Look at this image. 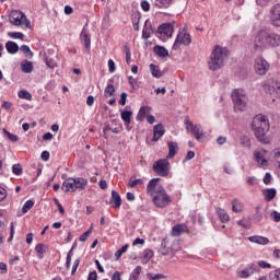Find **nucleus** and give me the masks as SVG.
<instances>
[{
	"instance_id": "nucleus-1",
	"label": "nucleus",
	"mask_w": 280,
	"mask_h": 280,
	"mask_svg": "<svg viewBox=\"0 0 280 280\" xmlns=\"http://www.w3.org/2000/svg\"><path fill=\"white\" fill-rule=\"evenodd\" d=\"M160 182L161 178L151 179L147 186V194L152 198V202L158 209H165V207L172 205V198L167 194V190H165V187L159 184Z\"/></svg>"
},
{
	"instance_id": "nucleus-2",
	"label": "nucleus",
	"mask_w": 280,
	"mask_h": 280,
	"mask_svg": "<svg viewBox=\"0 0 280 280\" xmlns=\"http://www.w3.org/2000/svg\"><path fill=\"white\" fill-rule=\"evenodd\" d=\"M255 49H277L280 47V34L269 31H259L254 39Z\"/></svg>"
},
{
	"instance_id": "nucleus-3",
	"label": "nucleus",
	"mask_w": 280,
	"mask_h": 280,
	"mask_svg": "<svg viewBox=\"0 0 280 280\" xmlns=\"http://www.w3.org/2000/svg\"><path fill=\"white\" fill-rule=\"evenodd\" d=\"M226 60H229V49L217 45L210 54L208 67L210 71H218L224 67V62H226Z\"/></svg>"
},
{
	"instance_id": "nucleus-4",
	"label": "nucleus",
	"mask_w": 280,
	"mask_h": 280,
	"mask_svg": "<svg viewBox=\"0 0 280 280\" xmlns=\"http://www.w3.org/2000/svg\"><path fill=\"white\" fill-rule=\"evenodd\" d=\"M252 128L256 139H258L260 143H268V138L266 137V133L270 130V120H268V117L261 114L256 115L253 119Z\"/></svg>"
},
{
	"instance_id": "nucleus-5",
	"label": "nucleus",
	"mask_w": 280,
	"mask_h": 280,
	"mask_svg": "<svg viewBox=\"0 0 280 280\" xmlns=\"http://www.w3.org/2000/svg\"><path fill=\"white\" fill-rule=\"evenodd\" d=\"M232 101L236 113H244V110H246L248 96H246V92H244V90H234L232 92Z\"/></svg>"
},
{
	"instance_id": "nucleus-6",
	"label": "nucleus",
	"mask_w": 280,
	"mask_h": 280,
	"mask_svg": "<svg viewBox=\"0 0 280 280\" xmlns=\"http://www.w3.org/2000/svg\"><path fill=\"white\" fill-rule=\"evenodd\" d=\"M262 91L267 95H273L280 100V79L279 78H268L262 83Z\"/></svg>"
},
{
	"instance_id": "nucleus-7",
	"label": "nucleus",
	"mask_w": 280,
	"mask_h": 280,
	"mask_svg": "<svg viewBox=\"0 0 280 280\" xmlns=\"http://www.w3.org/2000/svg\"><path fill=\"white\" fill-rule=\"evenodd\" d=\"M171 170L172 165L170 164V160L167 159H160L153 164V172H155L158 176H162L163 178L170 176Z\"/></svg>"
},
{
	"instance_id": "nucleus-8",
	"label": "nucleus",
	"mask_w": 280,
	"mask_h": 280,
	"mask_svg": "<svg viewBox=\"0 0 280 280\" xmlns=\"http://www.w3.org/2000/svg\"><path fill=\"white\" fill-rule=\"evenodd\" d=\"M184 122H185L187 132H191V135H194L197 141H200L202 137H205V133L202 132V126L194 125V122L189 120V117H186L184 119Z\"/></svg>"
},
{
	"instance_id": "nucleus-9",
	"label": "nucleus",
	"mask_w": 280,
	"mask_h": 280,
	"mask_svg": "<svg viewBox=\"0 0 280 280\" xmlns=\"http://www.w3.org/2000/svg\"><path fill=\"white\" fill-rule=\"evenodd\" d=\"M254 69L257 75H266L270 71V63L264 57H258L255 60Z\"/></svg>"
},
{
	"instance_id": "nucleus-10",
	"label": "nucleus",
	"mask_w": 280,
	"mask_h": 280,
	"mask_svg": "<svg viewBox=\"0 0 280 280\" xmlns=\"http://www.w3.org/2000/svg\"><path fill=\"white\" fill-rule=\"evenodd\" d=\"M270 21L273 27H280V3H277L273 7H271Z\"/></svg>"
},
{
	"instance_id": "nucleus-11",
	"label": "nucleus",
	"mask_w": 280,
	"mask_h": 280,
	"mask_svg": "<svg viewBox=\"0 0 280 280\" xmlns=\"http://www.w3.org/2000/svg\"><path fill=\"white\" fill-rule=\"evenodd\" d=\"M179 45H191V35L189 33H179L173 45V49H178Z\"/></svg>"
},
{
	"instance_id": "nucleus-12",
	"label": "nucleus",
	"mask_w": 280,
	"mask_h": 280,
	"mask_svg": "<svg viewBox=\"0 0 280 280\" xmlns=\"http://www.w3.org/2000/svg\"><path fill=\"white\" fill-rule=\"evenodd\" d=\"M9 21L10 23H12V25L19 27L23 25V21H25V13H23L22 11H13L10 14Z\"/></svg>"
},
{
	"instance_id": "nucleus-13",
	"label": "nucleus",
	"mask_w": 280,
	"mask_h": 280,
	"mask_svg": "<svg viewBox=\"0 0 280 280\" xmlns=\"http://www.w3.org/2000/svg\"><path fill=\"white\" fill-rule=\"evenodd\" d=\"M259 272V267L255 264H249L247 267L238 272L241 279H248V277Z\"/></svg>"
},
{
	"instance_id": "nucleus-14",
	"label": "nucleus",
	"mask_w": 280,
	"mask_h": 280,
	"mask_svg": "<svg viewBox=\"0 0 280 280\" xmlns=\"http://www.w3.org/2000/svg\"><path fill=\"white\" fill-rule=\"evenodd\" d=\"M254 159L258 163V165H261V167H268V160H266V151H255Z\"/></svg>"
},
{
	"instance_id": "nucleus-15",
	"label": "nucleus",
	"mask_w": 280,
	"mask_h": 280,
	"mask_svg": "<svg viewBox=\"0 0 280 280\" xmlns=\"http://www.w3.org/2000/svg\"><path fill=\"white\" fill-rule=\"evenodd\" d=\"M159 34H163L164 36H167L168 38H172V34H174V25L172 24H162L158 28Z\"/></svg>"
},
{
	"instance_id": "nucleus-16",
	"label": "nucleus",
	"mask_w": 280,
	"mask_h": 280,
	"mask_svg": "<svg viewBox=\"0 0 280 280\" xmlns=\"http://www.w3.org/2000/svg\"><path fill=\"white\" fill-rule=\"evenodd\" d=\"M165 135V127L163 124H158L153 127V141H159Z\"/></svg>"
},
{
	"instance_id": "nucleus-17",
	"label": "nucleus",
	"mask_w": 280,
	"mask_h": 280,
	"mask_svg": "<svg viewBox=\"0 0 280 280\" xmlns=\"http://www.w3.org/2000/svg\"><path fill=\"white\" fill-rule=\"evenodd\" d=\"M62 189H63V191H70V192L77 191L75 178L70 177V178L66 179L62 183Z\"/></svg>"
},
{
	"instance_id": "nucleus-18",
	"label": "nucleus",
	"mask_w": 280,
	"mask_h": 280,
	"mask_svg": "<svg viewBox=\"0 0 280 280\" xmlns=\"http://www.w3.org/2000/svg\"><path fill=\"white\" fill-rule=\"evenodd\" d=\"M81 43L84 45L85 49H91V36L86 27H83L81 32Z\"/></svg>"
},
{
	"instance_id": "nucleus-19",
	"label": "nucleus",
	"mask_w": 280,
	"mask_h": 280,
	"mask_svg": "<svg viewBox=\"0 0 280 280\" xmlns=\"http://www.w3.org/2000/svg\"><path fill=\"white\" fill-rule=\"evenodd\" d=\"M110 205H114V209L121 208V196L116 190H112Z\"/></svg>"
},
{
	"instance_id": "nucleus-20",
	"label": "nucleus",
	"mask_w": 280,
	"mask_h": 280,
	"mask_svg": "<svg viewBox=\"0 0 280 280\" xmlns=\"http://www.w3.org/2000/svg\"><path fill=\"white\" fill-rule=\"evenodd\" d=\"M183 233H187V225L186 224H176L172 230V235L174 237H180Z\"/></svg>"
},
{
	"instance_id": "nucleus-21",
	"label": "nucleus",
	"mask_w": 280,
	"mask_h": 280,
	"mask_svg": "<svg viewBox=\"0 0 280 280\" xmlns=\"http://www.w3.org/2000/svg\"><path fill=\"white\" fill-rule=\"evenodd\" d=\"M120 119L124 121L127 130H130V121L132 119V113L130 110L121 112Z\"/></svg>"
},
{
	"instance_id": "nucleus-22",
	"label": "nucleus",
	"mask_w": 280,
	"mask_h": 280,
	"mask_svg": "<svg viewBox=\"0 0 280 280\" xmlns=\"http://www.w3.org/2000/svg\"><path fill=\"white\" fill-rule=\"evenodd\" d=\"M167 147H168V154L166 159H174L176 156V152H178V143L174 141H170L167 142Z\"/></svg>"
},
{
	"instance_id": "nucleus-23",
	"label": "nucleus",
	"mask_w": 280,
	"mask_h": 280,
	"mask_svg": "<svg viewBox=\"0 0 280 280\" xmlns=\"http://www.w3.org/2000/svg\"><path fill=\"white\" fill-rule=\"evenodd\" d=\"M249 242H253L254 244H260L261 246H266L267 244H270V240L266 236H249Z\"/></svg>"
},
{
	"instance_id": "nucleus-24",
	"label": "nucleus",
	"mask_w": 280,
	"mask_h": 280,
	"mask_svg": "<svg viewBox=\"0 0 280 280\" xmlns=\"http://www.w3.org/2000/svg\"><path fill=\"white\" fill-rule=\"evenodd\" d=\"M151 110H152V107H150V106H142L139 109V113L137 115V121H143V119H145V116L150 115Z\"/></svg>"
},
{
	"instance_id": "nucleus-25",
	"label": "nucleus",
	"mask_w": 280,
	"mask_h": 280,
	"mask_svg": "<svg viewBox=\"0 0 280 280\" xmlns=\"http://www.w3.org/2000/svg\"><path fill=\"white\" fill-rule=\"evenodd\" d=\"M153 51L155 56H159V58H167V56H170V51L163 46H154Z\"/></svg>"
},
{
	"instance_id": "nucleus-26",
	"label": "nucleus",
	"mask_w": 280,
	"mask_h": 280,
	"mask_svg": "<svg viewBox=\"0 0 280 280\" xmlns=\"http://www.w3.org/2000/svg\"><path fill=\"white\" fill-rule=\"evenodd\" d=\"M5 49L8 54H11V55L19 54V44H16L15 42L9 40L5 43Z\"/></svg>"
},
{
	"instance_id": "nucleus-27",
	"label": "nucleus",
	"mask_w": 280,
	"mask_h": 280,
	"mask_svg": "<svg viewBox=\"0 0 280 280\" xmlns=\"http://www.w3.org/2000/svg\"><path fill=\"white\" fill-rule=\"evenodd\" d=\"M174 3V0H154V7L161 9H167Z\"/></svg>"
},
{
	"instance_id": "nucleus-28",
	"label": "nucleus",
	"mask_w": 280,
	"mask_h": 280,
	"mask_svg": "<svg viewBox=\"0 0 280 280\" xmlns=\"http://www.w3.org/2000/svg\"><path fill=\"white\" fill-rule=\"evenodd\" d=\"M262 194L265 196V200H267V202H270V200H275V197L277 196V189L275 188L265 189L262 190Z\"/></svg>"
},
{
	"instance_id": "nucleus-29",
	"label": "nucleus",
	"mask_w": 280,
	"mask_h": 280,
	"mask_svg": "<svg viewBox=\"0 0 280 280\" xmlns=\"http://www.w3.org/2000/svg\"><path fill=\"white\" fill-rule=\"evenodd\" d=\"M74 185L78 189H86V185H89V180L86 178L77 177L74 178Z\"/></svg>"
},
{
	"instance_id": "nucleus-30",
	"label": "nucleus",
	"mask_w": 280,
	"mask_h": 280,
	"mask_svg": "<svg viewBox=\"0 0 280 280\" xmlns=\"http://www.w3.org/2000/svg\"><path fill=\"white\" fill-rule=\"evenodd\" d=\"M232 211L234 213H242L244 211V205L242 203V201L234 199L232 201Z\"/></svg>"
},
{
	"instance_id": "nucleus-31",
	"label": "nucleus",
	"mask_w": 280,
	"mask_h": 280,
	"mask_svg": "<svg viewBox=\"0 0 280 280\" xmlns=\"http://www.w3.org/2000/svg\"><path fill=\"white\" fill-rule=\"evenodd\" d=\"M172 253L171 250V247L168 248L167 247V241L166 240H163L161 242V246H160V249H159V254L160 255H163V256H167Z\"/></svg>"
},
{
	"instance_id": "nucleus-32",
	"label": "nucleus",
	"mask_w": 280,
	"mask_h": 280,
	"mask_svg": "<svg viewBox=\"0 0 280 280\" xmlns=\"http://www.w3.org/2000/svg\"><path fill=\"white\" fill-rule=\"evenodd\" d=\"M150 71H151V75H153V78H162L163 77V72H161V69L159 68V66L151 63L149 66Z\"/></svg>"
},
{
	"instance_id": "nucleus-33",
	"label": "nucleus",
	"mask_w": 280,
	"mask_h": 280,
	"mask_svg": "<svg viewBox=\"0 0 280 280\" xmlns=\"http://www.w3.org/2000/svg\"><path fill=\"white\" fill-rule=\"evenodd\" d=\"M217 213H218L221 222H229L231 220V217L229 215V213L225 212V210L222 208H217Z\"/></svg>"
},
{
	"instance_id": "nucleus-34",
	"label": "nucleus",
	"mask_w": 280,
	"mask_h": 280,
	"mask_svg": "<svg viewBox=\"0 0 280 280\" xmlns=\"http://www.w3.org/2000/svg\"><path fill=\"white\" fill-rule=\"evenodd\" d=\"M152 257H154V252L152 249H144L142 253V264H148Z\"/></svg>"
},
{
	"instance_id": "nucleus-35",
	"label": "nucleus",
	"mask_w": 280,
	"mask_h": 280,
	"mask_svg": "<svg viewBox=\"0 0 280 280\" xmlns=\"http://www.w3.org/2000/svg\"><path fill=\"white\" fill-rule=\"evenodd\" d=\"M21 68L23 73H32V71H34V65L32 63V61L22 62Z\"/></svg>"
},
{
	"instance_id": "nucleus-36",
	"label": "nucleus",
	"mask_w": 280,
	"mask_h": 280,
	"mask_svg": "<svg viewBox=\"0 0 280 280\" xmlns=\"http://www.w3.org/2000/svg\"><path fill=\"white\" fill-rule=\"evenodd\" d=\"M178 250H180V242L179 241H174L171 245V255L173 257H175L176 253H178Z\"/></svg>"
},
{
	"instance_id": "nucleus-37",
	"label": "nucleus",
	"mask_w": 280,
	"mask_h": 280,
	"mask_svg": "<svg viewBox=\"0 0 280 280\" xmlns=\"http://www.w3.org/2000/svg\"><path fill=\"white\" fill-rule=\"evenodd\" d=\"M35 250L36 253H38L39 259H43V255L47 253V247L45 246V244H37Z\"/></svg>"
},
{
	"instance_id": "nucleus-38",
	"label": "nucleus",
	"mask_w": 280,
	"mask_h": 280,
	"mask_svg": "<svg viewBox=\"0 0 280 280\" xmlns=\"http://www.w3.org/2000/svg\"><path fill=\"white\" fill-rule=\"evenodd\" d=\"M20 100H27L32 102V93L27 92L26 90H22L18 93Z\"/></svg>"
},
{
	"instance_id": "nucleus-39",
	"label": "nucleus",
	"mask_w": 280,
	"mask_h": 280,
	"mask_svg": "<svg viewBox=\"0 0 280 280\" xmlns=\"http://www.w3.org/2000/svg\"><path fill=\"white\" fill-rule=\"evenodd\" d=\"M141 270H143L141 266H137L131 272L129 280H138L139 275H141Z\"/></svg>"
},
{
	"instance_id": "nucleus-40",
	"label": "nucleus",
	"mask_w": 280,
	"mask_h": 280,
	"mask_svg": "<svg viewBox=\"0 0 280 280\" xmlns=\"http://www.w3.org/2000/svg\"><path fill=\"white\" fill-rule=\"evenodd\" d=\"M8 36H10V38H14L19 40H23L25 38V35L21 32H9Z\"/></svg>"
},
{
	"instance_id": "nucleus-41",
	"label": "nucleus",
	"mask_w": 280,
	"mask_h": 280,
	"mask_svg": "<svg viewBox=\"0 0 280 280\" xmlns=\"http://www.w3.org/2000/svg\"><path fill=\"white\" fill-rule=\"evenodd\" d=\"M148 279L149 280H163V279H167V277H165V275L163 273H148L147 275Z\"/></svg>"
},
{
	"instance_id": "nucleus-42",
	"label": "nucleus",
	"mask_w": 280,
	"mask_h": 280,
	"mask_svg": "<svg viewBox=\"0 0 280 280\" xmlns=\"http://www.w3.org/2000/svg\"><path fill=\"white\" fill-rule=\"evenodd\" d=\"M3 132H4L5 137H7L10 141H12V143H16V141H19V136L13 135V133H11L10 131H8V130H5V129H3Z\"/></svg>"
},
{
	"instance_id": "nucleus-43",
	"label": "nucleus",
	"mask_w": 280,
	"mask_h": 280,
	"mask_svg": "<svg viewBox=\"0 0 280 280\" xmlns=\"http://www.w3.org/2000/svg\"><path fill=\"white\" fill-rule=\"evenodd\" d=\"M128 248H129V245L126 244V245H124L120 249H118V250L115 253L116 259H120V258H121V255H124V253H126V250H128Z\"/></svg>"
},
{
	"instance_id": "nucleus-44",
	"label": "nucleus",
	"mask_w": 280,
	"mask_h": 280,
	"mask_svg": "<svg viewBox=\"0 0 280 280\" xmlns=\"http://www.w3.org/2000/svg\"><path fill=\"white\" fill-rule=\"evenodd\" d=\"M12 172L15 176H21L23 174V167H21V164H14L12 166Z\"/></svg>"
},
{
	"instance_id": "nucleus-45",
	"label": "nucleus",
	"mask_w": 280,
	"mask_h": 280,
	"mask_svg": "<svg viewBox=\"0 0 280 280\" xmlns=\"http://www.w3.org/2000/svg\"><path fill=\"white\" fill-rule=\"evenodd\" d=\"M103 132H104V135H106L107 132H113L114 135H119V129L113 128V127H110V125H107L104 127Z\"/></svg>"
},
{
	"instance_id": "nucleus-46",
	"label": "nucleus",
	"mask_w": 280,
	"mask_h": 280,
	"mask_svg": "<svg viewBox=\"0 0 280 280\" xmlns=\"http://www.w3.org/2000/svg\"><path fill=\"white\" fill-rule=\"evenodd\" d=\"M73 257V249H70L67 254V258H66V268L67 270H69V268H71V258Z\"/></svg>"
},
{
	"instance_id": "nucleus-47",
	"label": "nucleus",
	"mask_w": 280,
	"mask_h": 280,
	"mask_svg": "<svg viewBox=\"0 0 280 280\" xmlns=\"http://www.w3.org/2000/svg\"><path fill=\"white\" fill-rule=\"evenodd\" d=\"M32 207H34V201L27 200L22 208V212L27 213Z\"/></svg>"
},
{
	"instance_id": "nucleus-48",
	"label": "nucleus",
	"mask_w": 280,
	"mask_h": 280,
	"mask_svg": "<svg viewBox=\"0 0 280 280\" xmlns=\"http://www.w3.org/2000/svg\"><path fill=\"white\" fill-rule=\"evenodd\" d=\"M137 185H143V179L139 178V179H130L129 180V187H131V189H135V187H137Z\"/></svg>"
},
{
	"instance_id": "nucleus-49",
	"label": "nucleus",
	"mask_w": 280,
	"mask_h": 280,
	"mask_svg": "<svg viewBox=\"0 0 280 280\" xmlns=\"http://www.w3.org/2000/svg\"><path fill=\"white\" fill-rule=\"evenodd\" d=\"M269 279H271V280H280V269H276L273 271H270Z\"/></svg>"
},
{
	"instance_id": "nucleus-50",
	"label": "nucleus",
	"mask_w": 280,
	"mask_h": 280,
	"mask_svg": "<svg viewBox=\"0 0 280 280\" xmlns=\"http://www.w3.org/2000/svg\"><path fill=\"white\" fill-rule=\"evenodd\" d=\"M46 65L49 69H56V67H58V63L56 62V60L51 58H46Z\"/></svg>"
},
{
	"instance_id": "nucleus-51",
	"label": "nucleus",
	"mask_w": 280,
	"mask_h": 280,
	"mask_svg": "<svg viewBox=\"0 0 280 280\" xmlns=\"http://www.w3.org/2000/svg\"><path fill=\"white\" fill-rule=\"evenodd\" d=\"M105 95H115V86L113 84H107L105 88Z\"/></svg>"
},
{
	"instance_id": "nucleus-52",
	"label": "nucleus",
	"mask_w": 280,
	"mask_h": 280,
	"mask_svg": "<svg viewBox=\"0 0 280 280\" xmlns=\"http://www.w3.org/2000/svg\"><path fill=\"white\" fill-rule=\"evenodd\" d=\"M20 49L26 56H34V54L32 52V49H30V46H27V45H22Z\"/></svg>"
},
{
	"instance_id": "nucleus-53",
	"label": "nucleus",
	"mask_w": 280,
	"mask_h": 280,
	"mask_svg": "<svg viewBox=\"0 0 280 280\" xmlns=\"http://www.w3.org/2000/svg\"><path fill=\"white\" fill-rule=\"evenodd\" d=\"M150 36H152V30H150V28H143V31H142V38H144L145 40H148V38H150Z\"/></svg>"
},
{
	"instance_id": "nucleus-54",
	"label": "nucleus",
	"mask_w": 280,
	"mask_h": 280,
	"mask_svg": "<svg viewBox=\"0 0 280 280\" xmlns=\"http://www.w3.org/2000/svg\"><path fill=\"white\" fill-rule=\"evenodd\" d=\"M273 159L278 163V167L280 170V149L273 151Z\"/></svg>"
},
{
	"instance_id": "nucleus-55",
	"label": "nucleus",
	"mask_w": 280,
	"mask_h": 280,
	"mask_svg": "<svg viewBox=\"0 0 280 280\" xmlns=\"http://www.w3.org/2000/svg\"><path fill=\"white\" fill-rule=\"evenodd\" d=\"M5 198H8V190H5L3 187H0V202H3Z\"/></svg>"
},
{
	"instance_id": "nucleus-56",
	"label": "nucleus",
	"mask_w": 280,
	"mask_h": 280,
	"mask_svg": "<svg viewBox=\"0 0 280 280\" xmlns=\"http://www.w3.org/2000/svg\"><path fill=\"white\" fill-rule=\"evenodd\" d=\"M141 9L143 10V12H150V2H148V0L142 1Z\"/></svg>"
},
{
	"instance_id": "nucleus-57",
	"label": "nucleus",
	"mask_w": 280,
	"mask_h": 280,
	"mask_svg": "<svg viewBox=\"0 0 280 280\" xmlns=\"http://www.w3.org/2000/svg\"><path fill=\"white\" fill-rule=\"evenodd\" d=\"M91 235V230H88L86 232H84L80 237V242H86V240H89V236Z\"/></svg>"
},
{
	"instance_id": "nucleus-58",
	"label": "nucleus",
	"mask_w": 280,
	"mask_h": 280,
	"mask_svg": "<svg viewBox=\"0 0 280 280\" xmlns=\"http://www.w3.org/2000/svg\"><path fill=\"white\" fill-rule=\"evenodd\" d=\"M128 98V94L126 93V92H122L121 94H120V101H119V104L121 105V106H126V100Z\"/></svg>"
},
{
	"instance_id": "nucleus-59",
	"label": "nucleus",
	"mask_w": 280,
	"mask_h": 280,
	"mask_svg": "<svg viewBox=\"0 0 280 280\" xmlns=\"http://www.w3.org/2000/svg\"><path fill=\"white\" fill-rule=\"evenodd\" d=\"M271 218H272L273 222H280V213L279 212L272 211Z\"/></svg>"
},
{
	"instance_id": "nucleus-60",
	"label": "nucleus",
	"mask_w": 280,
	"mask_h": 280,
	"mask_svg": "<svg viewBox=\"0 0 280 280\" xmlns=\"http://www.w3.org/2000/svg\"><path fill=\"white\" fill-rule=\"evenodd\" d=\"M258 266L260 268H272V265H270L269 262H266L265 260H259Z\"/></svg>"
},
{
	"instance_id": "nucleus-61",
	"label": "nucleus",
	"mask_w": 280,
	"mask_h": 280,
	"mask_svg": "<svg viewBox=\"0 0 280 280\" xmlns=\"http://www.w3.org/2000/svg\"><path fill=\"white\" fill-rule=\"evenodd\" d=\"M49 151H43L42 154H40V159L42 161H49Z\"/></svg>"
},
{
	"instance_id": "nucleus-62",
	"label": "nucleus",
	"mask_w": 280,
	"mask_h": 280,
	"mask_svg": "<svg viewBox=\"0 0 280 280\" xmlns=\"http://www.w3.org/2000/svg\"><path fill=\"white\" fill-rule=\"evenodd\" d=\"M223 170H224L225 174H233V167H231V165H229V164H224Z\"/></svg>"
},
{
	"instance_id": "nucleus-63",
	"label": "nucleus",
	"mask_w": 280,
	"mask_h": 280,
	"mask_svg": "<svg viewBox=\"0 0 280 280\" xmlns=\"http://www.w3.org/2000/svg\"><path fill=\"white\" fill-rule=\"evenodd\" d=\"M88 280H97V271H91L89 273Z\"/></svg>"
},
{
	"instance_id": "nucleus-64",
	"label": "nucleus",
	"mask_w": 280,
	"mask_h": 280,
	"mask_svg": "<svg viewBox=\"0 0 280 280\" xmlns=\"http://www.w3.org/2000/svg\"><path fill=\"white\" fill-rule=\"evenodd\" d=\"M112 280H121V272L115 271L112 276Z\"/></svg>"
}]
</instances>
